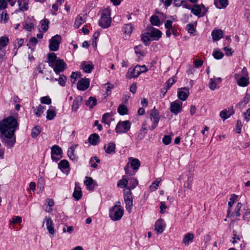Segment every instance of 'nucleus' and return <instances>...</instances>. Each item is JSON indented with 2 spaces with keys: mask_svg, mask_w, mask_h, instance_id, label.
Here are the masks:
<instances>
[{
  "mask_svg": "<svg viewBox=\"0 0 250 250\" xmlns=\"http://www.w3.org/2000/svg\"><path fill=\"white\" fill-rule=\"evenodd\" d=\"M19 124L13 116H9L0 121V138L8 148H12L16 143L15 131Z\"/></svg>",
  "mask_w": 250,
  "mask_h": 250,
  "instance_id": "nucleus-1",
  "label": "nucleus"
},
{
  "mask_svg": "<svg viewBox=\"0 0 250 250\" xmlns=\"http://www.w3.org/2000/svg\"><path fill=\"white\" fill-rule=\"evenodd\" d=\"M111 22L110 11L109 9H105L102 13L101 19L99 21V25L103 28H106L110 26Z\"/></svg>",
  "mask_w": 250,
  "mask_h": 250,
  "instance_id": "nucleus-2",
  "label": "nucleus"
},
{
  "mask_svg": "<svg viewBox=\"0 0 250 250\" xmlns=\"http://www.w3.org/2000/svg\"><path fill=\"white\" fill-rule=\"evenodd\" d=\"M124 210L120 205H115L109 209V215L113 221H118L123 215Z\"/></svg>",
  "mask_w": 250,
  "mask_h": 250,
  "instance_id": "nucleus-3",
  "label": "nucleus"
},
{
  "mask_svg": "<svg viewBox=\"0 0 250 250\" xmlns=\"http://www.w3.org/2000/svg\"><path fill=\"white\" fill-rule=\"evenodd\" d=\"M131 127V123L128 121H120L117 125L115 131L117 133H124L128 131Z\"/></svg>",
  "mask_w": 250,
  "mask_h": 250,
  "instance_id": "nucleus-4",
  "label": "nucleus"
},
{
  "mask_svg": "<svg viewBox=\"0 0 250 250\" xmlns=\"http://www.w3.org/2000/svg\"><path fill=\"white\" fill-rule=\"evenodd\" d=\"M62 37L59 35H56L49 40V48L50 51H57L59 49L61 42Z\"/></svg>",
  "mask_w": 250,
  "mask_h": 250,
  "instance_id": "nucleus-5",
  "label": "nucleus"
},
{
  "mask_svg": "<svg viewBox=\"0 0 250 250\" xmlns=\"http://www.w3.org/2000/svg\"><path fill=\"white\" fill-rule=\"evenodd\" d=\"M56 74L60 75V73L63 72L67 68V64L62 59H58V61L51 67Z\"/></svg>",
  "mask_w": 250,
  "mask_h": 250,
  "instance_id": "nucleus-6",
  "label": "nucleus"
},
{
  "mask_svg": "<svg viewBox=\"0 0 250 250\" xmlns=\"http://www.w3.org/2000/svg\"><path fill=\"white\" fill-rule=\"evenodd\" d=\"M191 12L195 16L199 17H203L208 11V9L203 4L201 5L195 4L191 9Z\"/></svg>",
  "mask_w": 250,
  "mask_h": 250,
  "instance_id": "nucleus-7",
  "label": "nucleus"
},
{
  "mask_svg": "<svg viewBox=\"0 0 250 250\" xmlns=\"http://www.w3.org/2000/svg\"><path fill=\"white\" fill-rule=\"evenodd\" d=\"M146 30L148 31L149 37L152 38L153 40L158 41L162 37V32L151 25L147 26Z\"/></svg>",
  "mask_w": 250,
  "mask_h": 250,
  "instance_id": "nucleus-8",
  "label": "nucleus"
},
{
  "mask_svg": "<svg viewBox=\"0 0 250 250\" xmlns=\"http://www.w3.org/2000/svg\"><path fill=\"white\" fill-rule=\"evenodd\" d=\"M150 115L151 121L153 122L151 130H153L157 126L160 120L159 112L154 107L150 111Z\"/></svg>",
  "mask_w": 250,
  "mask_h": 250,
  "instance_id": "nucleus-9",
  "label": "nucleus"
},
{
  "mask_svg": "<svg viewBox=\"0 0 250 250\" xmlns=\"http://www.w3.org/2000/svg\"><path fill=\"white\" fill-rule=\"evenodd\" d=\"M170 112L174 115H177L182 111V103L179 100L172 102L170 107Z\"/></svg>",
  "mask_w": 250,
  "mask_h": 250,
  "instance_id": "nucleus-10",
  "label": "nucleus"
},
{
  "mask_svg": "<svg viewBox=\"0 0 250 250\" xmlns=\"http://www.w3.org/2000/svg\"><path fill=\"white\" fill-rule=\"evenodd\" d=\"M195 133L196 130L194 127L189 130L188 132L187 133L185 139V145L189 146H191V145L193 144L192 140Z\"/></svg>",
  "mask_w": 250,
  "mask_h": 250,
  "instance_id": "nucleus-11",
  "label": "nucleus"
},
{
  "mask_svg": "<svg viewBox=\"0 0 250 250\" xmlns=\"http://www.w3.org/2000/svg\"><path fill=\"white\" fill-rule=\"evenodd\" d=\"M234 113L233 107H229L228 109H224L220 112V116L223 120H225L229 118L231 115Z\"/></svg>",
  "mask_w": 250,
  "mask_h": 250,
  "instance_id": "nucleus-12",
  "label": "nucleus"
},
{
  "mask_svg": "<svg viewBox=\"0 0 250 250\" xmlns=\"http://www.w3.org/2000/svg\"><path fill=\"white\" fill-rule=\"evenodd\" d=\"M89 85V80L88 79H82L77 83V88L79 90L84 91Z\"/></svg>",
  "mask_w": 250,
  "mask_h": 250,
  "instance_id": "nucleus-13",
  "label": "nucleus"
},
{
  "mask_svg": "<svg viewBox=\"0 0 250 250\" xmlns=\"http://www.w3.org/2000/svg\"><path fill=\"white\" fill-rule=\"evenodd\" d=\"M166 225L164 223V220L162 219H158L155 224V230L157 232V234H161L163 232Z\"/></svg>",
  "mask_w": 250,
  "mask_h": 250,
  "instance_id": "nucleus-14",
  "label": "nucleus"
},
{
  "mask_svg": "<svg viewBox=\"0 0 250 250\" xmlns=\"http://www.w3.org/2000/svg\"><path fill=\"white\" fill-rule=\"evenodd\" d=\"M189 95V91L188 88L183 87L179 88L178 90V97L181 100L184 101L187 99Z\"/></svg>",
  "mask_w": 250,
  "mask_h": 250,
  "instance_id": "nucleus-15",
  "label": "nucleus"
},
{
  "mask_svg": "<svg viewBox=\"0 0 250 250\" xmlns=\"http://www.w3.org/2000/svg\"><path fill=\"white\" fill-rule=\"evenodd\" d=\"M83 100L82 96H78L73 101L72 105V110L74 112H77L79 108V106L82 104Z\"/></svg>",
  "mask_w": 250,
  "mask_h": 250,
  "instance_id": "nucleus-16",
  "label": "nucleus"
},
{
  "mask_svg": "<svg viewBox=\"0 0 250 250\" xmlns=\"http://www.w3.org/2000/svg\"><path fill=\"white\" fill-rule=\"evenodd\" d=\"M46 226L47 230L50 234L54 235L55 231L53 227V222L50 218L45 217Z\"/></svg>",
  "mask_w": 250,
  "mask_h": 250,
  "instance_id": "nucleus-17",
  "label": "nucleus"
},
{
  "mask_svg": "<svg viewBox=\"0 0 250 250\" xmlns=\"http://www.w3.org/2000/svg\"><path fill=\"white\" fill-rule=\"evenodd\" d=\"M58 61L57 55L55 53H49L47 54V60L46 62L48 63L50 67H53V65Z\"/></svg>",
  "mask_w": 250,
  "mask_h": 250,
  "instance_id": "nucleus-18",
  "label": "nucleus"
},
{
  "mask_svg": "<svg viewBox=\"0 0 250 250\" xmlns=\"http://www.w3.org/2000/svg\"><path fill=\"white\" fill-rule=\"evenodd\" d=\"M82 192L81 190V188L78 186V184L76 183H75V188L74 191L73 193V197L76 200L78 201L82 198Z\"/></svg>",
  "mask_w": 250,
  "mask_h": 250,
  "instance_id": "nucleus-19",
  "label": "nucleus"
},
{
  "mask_svg": "<svg viewBox=\"0 0 250 250\" xmlns=\"http://www.w3.org/2000/svg\"><path fill=\"white\" fill-rule=\"evenodd\" d=\"M81 68L83 69L84 72L90 73L94 68V65L92 62L87 63L84 62L81 64Z\"/></svg>",
  "mask_w": 250,
  "mask_h": 250,
  "instance_id": "nucleus-20",
  "label": "nucleus"
},
{
  "mask_svg": "<svg viewBox=\"0 0 250 250\" xmlns=\"http://www.w3.org/2000/svg\"><path fill=\"white\" fill-rule=\"evenodd\" d=\"M141 68L140 67V65H136L133 69L131 70L129 69L128 73H130L131 76L129 78H137L141 74Z\"/></svg>",
  "mask_w": 250,
  "mask_h": 250,
  "instance_id": "nucleus-21",
  "label": "nucleus"
},
{
  "mask_svg": "<svg viewBox=\"0 0 250 250\" xmlns=\"http://www.w3.org/2000/svg\"><path fill=\"white\" fill-rule=\"evenodd\" d=\"M213 41H217L223 37V32L221 29H214L211 33Z\"/></svg>",
  "mask_w": 250,
  "mask_h": 250,
  "instance_id": "nucleus-22",
  "label": "nucleus"
},
{
  "mask_svg": "<svg viewBox=\"0 0 250 250\" xmlns=\"http://www.w3.org/2000/svg\"><path fill=\"white\" fill-rule=\"evenodd\" d=\"M67 78L63 74H60V77L58 79L54 78L53 77L50 78V80L52 82L58 81L59 84L62 86H64L66 84Z\"/></svg>",
  "mask_w": 250,
  "mask_h": 250,
  "instance_id": "nucleus-23",
  "label": "nucleus"
},
{
  "mask_svg": "<svg viewBox=\"0 0 250 250\" xmlns=\"http://www.w3.org/2000/svg\"><path fill=\"white\" fill-rule=\"evenodd\" d=\"M100 136L97 133H93L90 135L88 138L89 143L94 146L97 145L100 140Z\"/></svg>",
  "mask_w": 250,
  "mask_h": 250,
  "instance_id": "nucleus-24",
  "label": "nucleus"
},
{
  "mask_svg": "<svg viewBox=\"0 0 250 250\" xmlns=\"http://www.w3.org/2000/svg\"><path fill=\"white\" fill-rule=\"evenodd\" d=\"M214 5L217 8H225L229 4L228 0H214Z\"/></svg>",
  "mask_w": 250,
  "mask_h": 250,
  "instance_id": "nucleus-25",
  "label": "nucleus"
},
{
  "mask_svg": "<svg viewBox=\"0 0 250 250\" xmlns=\"http://www.w3.org/2000/svg\"><path fill=\"white\" fill-rule=\"evenodd\" d=\"M28 1L29 0H18L19 10L22 11H27L28 9Z\"/></svg>",
  "mask_w": 250,
  "mask_h": 250,
  "instance_id": "nucleus-26",
  "label": "nucleus"
},
{
  "mask_svg": "<svg viewBox=\"0 0 250 250\" xmlns=\"http://www.w3.org/2000/svg\"><path fill=\"white\" fill-rule=\"evenodd\" d=\"M104 149L106 153L111 154L115 152L116 146L113 142H110L108 144L107 146H104Z\"/></svg>",
  "mask_w": 250,
  "mask_h": 250,
  "instance_id": "nucleus-27",
  "label": "nucleus"
},
{
  "mask_svg": "<svg viewBox=\"0 0 250 250\" xmlns=\"http://www.w3.org/2000/svg\"><path fill=\"white\" fill-rule=\"evenodd\" d=\"M150 38L147 31L141 35V40L146 46H149L150 44Z\"/></svg>",
  "mask_w": 250,
  "mask_h": 250,
  "instance_id": "nucleus-28",
  "label": "nucleus"
},
{
  "mask_svg": "<svg viewBox=\"0 0 250 250\" xmlns=\"http://www.w3.org/2000/svg\"><path fill=\"white\" fill-rule=\"evenodd\" d=\"M165 27L167 29L166 32V36L167 38H169L171 36V29L174 27L172 26V21L170 20H167L165 23Z\"/></svg>",
  "mask_w": 250,
  "mask_h": 250,
  "instance_id": "nucleus-29",
  "label": "nucleus"
},
{
  "mask_svg": "<svg viewBox=\"0 0 250 250\" xmlns=\"http://www.w3.org/2000/svg\"><path fill=\"white\" fill-rule=\"evenodd\" d=\"M62 150L61 147L57 145H54L51 148V155L62 156Z\"/></svg>",
  "mask_w": 250,
  "mask_h": 250,
  "instance_id": "nucleus-30",
  "label": "nucleus"
},
{
  "mask_svg": "<svg viewBox=\"0 0 250 250\" xmlns=\"http://www.w3.org/2000/svg\"><path fill=\"white\" fill-rule=\"evenodd\" d=\"M112 114V112L104 114L102 117V122L106 125H109L111 123L110 118Z\"/></svg>",
  "mask_w": 250,
  "mask_h": 250,
  "instance_id": "nucleus-31",
  "label": "nucleus"
},
{
  "mask_svg": "<svg viewBox=\"0 0 250 250\" xmlns=\"http://www.w3.org/2000/svg\"><path fill=\"white\" fill-rule=\"evenodd\" d=\"M128 183V180L125 176H123L122 179L120 180L118 183L117 186L121 188H127Z\"/></svg>",
  "mask_w": 250,
  "mask_h": 250,
  "instance_id": "nucleus-32",
  "label": "nucleus"
},
{
  "mask_svg": "<svg viewBox=\"0 0 250 250\" xmlns=\"http://www.w3.org/2000/svg\"><path fill=\"white\" fill-rule=\"evenodd\" d=\"M150 22L152 25L160 26L162 24L159 17L156 15H152L150 18Z\"/></svg>",
  "mask_w": 250,
  "mask_h": 250,
  "instance_id": "nucleus-33",
  "label": "nucleus"
},
{
  "mask_svg": "<svg viewBox=\"0 0 250 250\" xmlns=\"http://www.w3.org/2000/svg\"><path fill=\"white\" fill-rule=\"evenodd\" d=\"M97 104V99L94 97H90L85 102V105L90 108H92Z\"/></svg>",
  "mask_w": 250,
  "mask_h": 250,
  "instance_id": "nucleus-34",
  "label": "nucleus"
},
{
  "mask_svg": "<svg viewBox=\"0 0 250 250\" xmlns=\"http://www.w3.org/2000/svg\"><path fill=\"white\" fill-rule=\"evenodd\" d=\"M50 23V21L48 19H44L41 21H40V25L41 28L42 29L44 32H45L47 31L49 27V24Z\"/></svg>",
  "mask_w": 250,
  "mask_h": 250,
  "instance_id": "nucleus-35",
  "label": "nucleus"
},
{
  "mask_svg": "<svg viewBox=\"0 0 250 250\" xmlns=\"http://www.w3.org/2000/svg\"><path fill=\"white\" fill-rule=\"evenodd\" d=\"M130 159H131L130 165L132 169L134 170H138L141 165L140 161L136 158H130Z\"/></svg>",
  "mask_w": 250,
  "mask_h": 250,
  "instance_id": "nucleus-36",
  "label": "nucleus"
},
{
  "mask_svg": "<svg viewBox=\"0 0 250 250\" xmlns=\"http://www.w3.org/2000/svg\"><path fill=\"white\" fill-rule=\"evenodd\" d=\"M237 84L240 86L245 87L249 84V79L245 76H242L238 80Z\"/></svg>",
  "mask_w": 250,
  "mask_h": 250,
  "instance_id": "nucleus-37",
  "label": "nucleus"
},
{
  "mask_svg": "<svg viewBox=\"0 0 250 250\" xmlns=\"http://www.w3.org/2000/svg\"><path fill=\"white\" fill-rule=\"evenodd\" d=\"M117 110L119 114L121 115H126L128 112L127 106L123 104L119 105Z\"/></svg>",
  "mask_w": 250,
  "mask_h": 250,
  "instance_id": "nucleus-38",
  "label": "nucleus"
},
{
  "mask_svg": "<svg viewBox=\"0 0 250 250\" xmlns=\"http://www.w3.org/2000/svg\"><path fill=\"white\" fill-rule=\"evenodd\" d=\"M193 238L194 234L193 233H187L183 239V243L185 244V245L188 246L190 241L192 242L193 241Z\"/></svg>",
  "mask_w": 250,
  "mask_h": 250,
  "instance_id": "nucleus-39",
  "label": "nucleus"
},
{
  "mask_svg": "<svg viewBox=\"0 0 250 250\" xmlns=\"http://www.w3.org/2000/svg\"><path fill=\"white\" fill-rule=\"evenodd\" d=\"M74 150L75 147L74 146L70 147L67 151V155L71 160L73 161H77L78 157L74 155Z\"/></svg>",
  "mask_w": 250,
  "mask_h": 250,
  "instance_id": "nucleus-40",
  "label": "nucleus"
},
{
  "mask_svg": "<svg viewBox=\"0 0 250 250\" xmlns=\"http://www.w3.org/2000/svg\"><path fill=\"white\" fill-rule=\"evenodd\" d=\"M124 201L133 200L132 192L129 188H126L124 191Z\"/></svg>",
  "mask_w": 250,
  "mask_h": 250,
  "instance_id": "nucleus-41",
  "label": "nucleus"
},
{
  "mask_svg": "<svg viewBox=\"0 0 250 250\" xmlns=\"http://www.w3.org/2000/svg\"><path fill=\"white\" fill-rule=\"evenodd\" d=\"M58 167L62 171L69 167V164L66 160H62L58 164Z\"/></svg>",
  "mask_w": 250,
  "mask_h": 250,
  "instance_id": "nucleus-42",
  "label": "nucleus"
},
{
  "mask_svg": "<svg viewBox=\"0 0 250 250\" xmlns=\"http://www.w3.org/2000/svg\"><path fill=\"white\" fill-rule=\"evenodd\" d=\"M56 114L55 108L52 109H48L46 111V118L48 120H52L56 116Z\"/></svg>",
  "mask_w": 250,
  "mask_h": 250,
  "instance_id": "nucleus-43",
  "label": "nucleus"
},
{
  "mask_svg": "<svg viewBox=\"0 0 250 250\" xmlns=\"http://www.w3.org/2000/svg\"><path fill=\"white\" fill-rule=\"evenodd\" d=\"M123 30L125 34L130 35L133 30L132 24L131 23L125 24Z\"/></svg>",
  "mask_w": 250,
  "mask_h": 250,
  "instance_id": "nucleus-44",
  "label": "nucleus"
},
{
  "mask_svg": "<svg viewBox=\"0 0 250 250\" xmlns=\"http://www.w3.org/2000/svg\"><path fill=\"white\" fill-rule=\"evenodd\" d=\"M138 185V181L135 178H131L129 179V187H127L126 188H129L130 190L134 189Z\"/></svg>",
  "mask_w": 250,
  "mask_h": 250,
  "instance_id": "nucleus-45",
  "label": "nucleus"
},
{
  "mask_svg": "<svg viewBox=\"0 0 250 250\" xmlns=\"http://www.w3.org/2000/svg\"><path fill=\"white\" fill-rule=\"evenodd\" d=\"M41 131V127L39 125H37L34 127L32 130L31 136L33 138H35L38 136Z\"/></svg>",
  "mask_w": 250,
  "mask_h": 250,
  "instance_id": "nucleus-46",
  "label": "nucleus"
},
{
  "mask_svg": "<svg viewBox=\"0 0 250 250\" xmlns=\"http://www.w3.org/2000/svg\"><path fill=\"white\" fill-rule=\"evenodd\" d=\"M17 42L15 43L14 44V49H16V52H15L14 55H16L17 54V50L18 48H19L20 47H21L24 42V40L23 39H17L16 40Z\"/></svg>",
  "mask_w": 250,
  "mask_h": 250,
  "instance_id": "nucleus-47",
  "label": "nucleus"
},
{
  "mask_svg": "<svg viewBox=\"0 0 250 250\" xmlns=\"http://www.w3.org/2000/svg\"><path fill=\"white\" fill-rule=\"evenodd\" d=\"M9 42V39L6 36H3L0 38V49H2L5 47Z\"/></svg>",
  "mask_w": 250,
  "mask_h": 250,
  "instance_id": "nucleus-48",
  "label": "nucleus"
},
{
  "mask_svg": "<svg viewBox=\"0 0 250 250\" xmlns=\"http://www.w3.org/2000/svg\"><path fill=\"white\" fill-rule=\"evenodd\" d=\"M45 108V106L40 104L35 110V114L36 116L38 117H40L41 116V114L43 112Z\"/></svg>",
  "mask_w": 250,
  "mask_h": 250,
  "instance_id": "nucleus-49",
  "label": "nucleus"
},
{
  "mask_svg": "<svg viewBox=\"0 0 250 250\" xmlns=\"http://www.w3.org/2000/svg\"><path fill=\"white\" fill-rule=\"evenodd\" d=\"M41 103L42 104L49 105L51 104V99L48 96L42 97L40 99Z\"/></svg>",
  "mask_w": 250,
  "mask_h": 250,
  "instance_id": "nucleus-50",
  "label": "nucleus"
},
{
  "mask_svg": "<svg viewBox=\"0 0 250 250\" xmlns=\"http://www.w3.org/2000/svg\"><path fill=\"white\" fill-rule=\"evenodd\" d=\"M212 55L216 60H220L224 57L223 53L219 50L214 51L213 52Z\"/></svg>",
  "mask_w": 250,
  "mask_h": 250,
  "instance_id": "nucleus-51",
  "label": "nucleus"
},
{
  "mask_svg": "<svg viewBox=\"0 0 250 250\" xmlns=\"http://www.w3.org/2000/svg\"><path fill=\"white\" fill-rule=\"evenodd\" d=\"M125 202L126 210L129 213H130L133 207V200L125 201Z\"/></svg>",
  "mask_w": 250,
  "mask_h": 250,
  "instance_id": "nucleus-52",
  "label": "nucleus"
},
{
  "mask_svg": "<svg viewBox=\"0 0 250 250\" xmlns=\"http://www.w3.org/2000/svg\"><path fill=\"white\" fill-rule=\"evenodd\" d=\"M84 21L82 17L80 16H79L77 17V19H76L74 26L76 28H78L79 26L84 22Z\"/></svg>",
  "mask_w": 250,
  "mask_h": 250,
  "instance_id": "nucleus-53",
  "label": "nucleus"
},
{
  "mask_svg": "<svg viewBox=\"0 0 250 250\" xmlns=\"http://www.w3.org/2000/svg\"><path fill=\"white\" fill-rule=\"evenodd\" d=\"M218 84L215 81L214 79L211 78L209 80V87L212 90H214L217 88V85Z\"/></svg>",
  "mask_w": 250,
  "mask_h": 250,
  "instance_id": "nucleus-54",
  "label": "nucleus"
},
{
  "mask_svg": "<svg viewBox=\"0 0 250 250\" xmlns=\"http://www.w3.org/2000/svg\"><path fill=\"white\" fill-rule=\"evenodd\" d=\"M94 161H96V163H99L100 160L98 159L96 156L92 157L90 160V162L91 163V167L94 168L97 167V164L96 163H93Z\"/></svg>",
  "mask_w": 250,
  "mask_h": 250,
  "instance_id": "nucleus-55",
  "label": "nucleus"
},
{
  "mask_svg": "<svg viewBox=\"0 0 250 250\" xmlns=\"http://www.w3.org/2000/svg\"><path fill=\"white\" fill-rule=\"evenodd\" d=\"M81 75L80 72H73L70 76L71 82L74 83L77 81V77L80 76Z\"/></svg>",
  "mask_w": 250,
  "mask_h": 250,
  "instance_id": "nucleus-56",
  "label": "nucleus"
},
{
  "mask_svg": "<svg viewBox=\"0 0 250 250\" xmlns=\"http://www.w3.org/2000/svg\"><path fill=\"white\" fill-rule=\"evenodd\" d=\"M175 82L176 80L173 78H170L166 82L165 86L168 89Z\"/></svg>",
  "mask_w": 250,
  "mask_h": 250,
  "instance_id": "nucleus-57",
  "label": "nucleus"
},
{
  "mask_svg": "<svg viewBox=\"0 0 250 250\" xmlns=\"http://www.w3.org/2000/svg\"><path fill=\"white\" fill-rule=\"evenodd\" d=\"M237 196H236L235 194H233L231 195L229 201L228 203V205L229 208L232 206L235 202V200L237 199Z\"/></svg>",
  "mask_w": 250,
  "mask_h": 250,
  "instance_id": "nucleus-58",
  "label": "nucleus"
},
{
  "mask_svg": "<svg viewBox=\"0 0 250 250\" xmlns=\"http://www.w3.org/2000/svg\"><path fill=\"white\" fill-rule=\"evenodd\" d=\"M187 29L190 34H193L195 32L194 26L192 23L188 24L187 25Z\"/></svg>",
  "mask_w": 250,
  "mask_h": 250,
  "instance_id": "nucleus-59",
  "label": "nucleus"
},
{
  "mask_svg": "<svg viewBox=\"0 0 250 250\" xmlns=\"http://www.w3.org/2000/svg\"><path fill=\"white\" fill-rule=\"evenodd\" d=\"M171 141V138L169 135H165L164 138H163V143L166 145H169Z\"/></svg>",
  "mask_w": 250,
  "mask_h": 250,
  "instance_id": "nucleus-60",
  "label": "nucleus"
},
{
  "mask_svg": "<svg viewBox=\"0 0 250 250\" xmlns=\"http://www.w3.org/2000/svg\"><path fill=\"white\" fill-rule=\"evenodd\" d=\"M250 101V94H247L244 97L242 101H241L239 104H242L243 103L244 105L247 104Z\"/></svg>",
  "mask_w": 250,
  "mask_h": 250,
  "instance_id": "nucleus-61",
  "label": "nucleus"
},
{
  "mask_svg": "<svg viewBox=\"0 0 250 250\" xmlns=\"http://www.w3.org/2000/svg\"><path fill=\"white\" fill-rule=\"evenodd\" d=\"M46 202H47L48 206L49 207L48 210L46 211L48 212H50L52 211V208L51 207L54 206V202L53 200L52 199H47Z\"/></svg>",
  "mask_w": 250,
  "mask_h": 250,
  "instance_id": "nucleus-62",
  "label": "nucleus"
},
{
  "mask_svg": "<svg viewBox=\"0 0 250 250\" xmlns=\"http://www.w3.org/2000/svg\"><path fill=\"white\" fill-rule=\"evenodd\" d=\"M86 180L84 181V184L87 187H90L94 183V180L91 177H86Z\"/></svg>",
  "mask_w": 250,
  "mask_h": 250,
  "instance_id": "nucleus-63",
  "label": "nucleus"
},
{
  "mask_svg": "<svg viewBox=\"0 0 250 250\" xmlns=\"http://www.w3.org/2000/svg\"><path fill=\"white\" fill-rule=\"evenodd\" d=\"M240 215V209H236L235 208L234 212H233L231 215V217L233 219H236L238 216Z\"/></svg>",
  "mask_w": 250,
  "mask_h": 250,
  "instance_id": "nucleus-64",
  "label": "nucleus"
}]
</instances>
